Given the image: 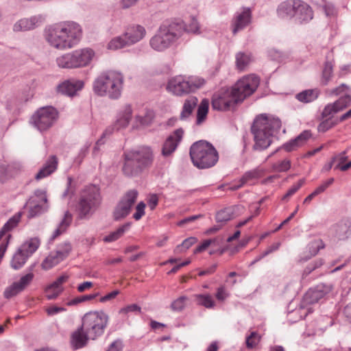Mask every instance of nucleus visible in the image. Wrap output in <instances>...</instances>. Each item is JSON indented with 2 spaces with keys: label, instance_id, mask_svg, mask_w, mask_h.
Listing matches in <instances>:
<instances>
[{
  "label": "nucleus",
  "instance_id": "2eb2a0df",
  "mask_svg": "<svg viewBox=\"0 0 351 351\" xmlns=\"http://www.w3.org/2000/svg\"><path fill=\"white\" fill-rule=\"evenodd\" d=\"M252 11L249 8H243L235 13L231 21L232 32L236 35L251 23Z\"/></svg>",
  "mask_w": 351,
  "mask_h": 351
},
{
  "label": "nucleus",
  "instance_id": "864d4df0",
  "mask_svg": "<svg viewBox=\"0 0 351 351\" xmlns=\"http://www.w3.org/2000/svg\"><path fill=\"white\" fill-rule=\"evenodd\" d=\"M259 176V173L256 170H252L246 172L243 177L240 179L239 182L246 183L248 180L257 178Z\"/></svg>",
  "mask_w": 351,
  "mask_h": 351
},
{
  "label": "nucleus",
  "instance_id": "e2e57ef3",
  "mask_svg": "<svg viewBox=\"0 0 351 351\" xmlns=\"http://www.w3.org/2000/svg\"><path fill=\"white\" fill-rule=\"evenodd\" d=\"M129 312H141V307L137 304H133L128 305L119 311L120 313H128Z\"/></svg>",
  "mask_w": 351,
  "mask_h": 351
},
{
  "label": "nucleus",
  "instance_id": "79ce46f5",
  "mask_svg": "<svg viewBox=\"0 0 351 351\" xmlns=\"http://www.w3.org/2000/svg\"><path fill=\"white\" fill-rule=\"evenodd\" d=\"M232 211L231 208H227L219 211L216 215V221L217 223H224L231 219Z\"/></svg>",
  "mask_w": 351,
  "mask_h": 351
},
{
  "label": "nucleus",
  "instance_id": "20e7f679",
  "mask_svg": "<svg viewBox=\"0 0 351 351\" xmlns=\"http://www.w3.org/2000/svg\"><path fill=\"white\" fill-rule=\"evenodd\" d=\"M184 31V25L181 21L163 23L150 39L149 45L154 50L163 51L176 43Z\"/></svg>",
  "mask_w": 351,
  "mask_h": 351
},
{
  "label": "nucleus",
  "instance_id": "2f4dec72",
  "mask_svg": "<svg viewBox=\"0 0 351 351\" xmlns=\"http://www.w3.org/2000/svg\"><path fill=\"white\" fill-rule=\"evenodd\" d=\"M198 99L195 97H190L186 99L184 103L182 110L180 113V119L184 120L187 119L193 112L196 107Z\"/></svg>",
  "mask_w": 351,
  "mask_h": 351
},
{
  "label": "nucleus",
  "instance_id": "473e14b6",
  "mask_svg": "<svg viewBox=\"0 0 351 351\" xmlns=\"http://www.w3.org/2000/svg\"><path fill=\"white\" fill-rule=\"evenodd\" d=\"M319 90L317 88L308 89L298 93L296 99L303 103H309L315 101L319 95Z\"/></svg>",
  "mask_w": 351,
  "mask_h": 351
},
{
  "label": "nucleus",
  "instance_id": "4468645a",
  "mask_svg": "<svg viewBox=\"0 0 351 351\" xmlns=\"http://www.w3.org/2000/svg\"><path fill=\"white\" fill-rule=\"evenodd\" d=\"M27 205L29 207L28 218H34L45 213L48 208L46 192L36 190L34 195L27 202Z\"/></svg>",
  "mask_w": 351,
  "mask_h": 351
},
{
  "label": "nucleus",
  "instance_id": "7ed1b4c3",
  "mask_svg": "<svg viewBox=\"0 0 351 351\" xmlns=\"http://www.w3.org/2000/svg\"><path fill=\"white\" fill-rule=\"evenodd\" d=\"M81 36L80 26L72 21L55 24L45 30L47 42L58 49L72 48L78 43Z\"/></svg>",
  "mask_w": 351,
  "mask_h": 351
},
{
  "label": "nucleus",
  "instance_id": "5701e85b",
  "mask_svg": "<svg viewBox=\"0 0 351 351\" xmlns=\"http://www.w3.org/2000/svg\"><path fill=\"white\" fill-rule=\"evenodd\" d=\"M88 339H90V337L86 335V332L84 331L81 326L72 333L71 343L74 349H79L84 347L87 344Z\"/></svg>",
  "mask_w": 351,
  "mask_h": 351
},
{
  "label": "nucleus",
  "instance_id": "3c124183",
  "mask_svg": "<svg viewBox=\"0 0 351 351\" xmlns=\"http://www.w3.org/2000/svg\"><path fill=\"white\" fill-rule=\"evenodd\" d=\"M99 295L98 293L95 294H89L77 297L69 302V305H75L85 301L90 300L95 298Z\"/></svg>",
  "mask_w": 351,
  "mask_h": 351
},
{
  "label": "nucleus",
  "instance_id": "c756f323",
  "mask_svg": "<svg viewBox=\"0 0 351 351\" xmlns=\"http://www.w3.org/2000/svg\"><path fill=\"white\" fill-rule=\"evenodd\" d=\"M72 221V215L69 211H66L64 215L63 219L60 222L58 228L53 232L51 239L54 240L59 235L64 232L68 227L71 225Z\"/></svg>",
  "mask_w": 351,
  "mask_h": 351
},
{
  "label": "nucleus",
  "instance_id": "f8f14e48",
  "mask_svg": "<svg viewBox=\"0 0 351 351\" xmlns=\"http://www.w3.org/2000/svg\"><path fill=\"white\" fill-rule=\"evenodd\" d=\"M57 118V110L51 106H47L37 110L32 117V123L39 131L43 132L50 128Z\"/></svg>",
  "mask_w": 351,
  "mask_h": 351
},
{
  "label": "nucleus",
  "instance_id": "72a5a7b5",
  "mask_svg": "<svg viewBox=\"0 0 351 351\" xmlns=\"http://www.w3.org/2000/svg\"><path fill=\"white\" fill-rule=\"evenodd\" d=\"M131 223L128 222L120 226L117 230L112 232L104 238V241L109 243L113 242L121 238L124 233L129 230Z\"/></svg>",
  "mask_w": 351,
  "mask_h": 351
},
{
  "label": "nucleus",
  "instance_id": "a18cd8bd",
  "mask_svg": "<svg viewBox=\"0 0 351 351\" xmlns=\"http://www.w3.org/2000/svg\"><path fill=\"white\" fill-rule=\"evenodd\" d=\"M291 167L290 160H283L278 161L272 165V169L276 172H285L288 171Z\"/></svg>",
  "mask_w": 351,
  "mask_h": 351
},
{
  "label": "nucleus",
  "instance_id": "1a4fd4ad",
  "mask_svg": "<svg viewBox=\"0 0 351 351\" xmlns=\"http://www.w3.org/2000/svg\"><path fill=\"white\" fill-rule=\"evenodd\" d=\"M108 319V315L103 311H90L83 316L81 326L86 332V335L95 340L104 334Z\"/></svg>",
  "mask_w": 351,
  "mask_h": 351
},
{
  "label": "nucleus",
  "instance_id": "774afa93",
  "mask_svg": "<svg viewBox=\"0 0 351 351\" xmlns=\"http://www.w3.org/2000/svg\"><path fill=\"white\" fill-rule=\"evenodd\" d=\"M304 180H300L296 184H293L289 190L288 195H293L304 184Z\"/></svg>",
  "mask_w": 351,
  "mask_h": 351
},
{
  "label": "nucleus",
  "instance_id": "0eeeda50",
  "mask_svg": "<svg viewBox=\"0 0 351 351\" xmlns=\"http://www.w3.org/2000/svg\"><path fill=\"white\" fill-rule=\"evenodd\" d=\"M190 156L194 166L199 169H207L218 161V153L212 144L206 141L194 143L190 148Z\"/></svg>",
  "mask_w": 351,
  "mask_h": 351
},
{
  "label": "nucleus",
  "instance_id": "a878e982",
  "mask_svg": "<svg viewBox=\"0 0 351 351\" xmlns=\"http://www.w3.org/2000/svg\"><path fill=\"white\" fill-rule=\"evenodd\" d=\"M132 108L130 106H126L120 115V117L117 119L114 125L112 127H109L110 130L108 134L110 135L114 130H119L122 128H125L129 124V122L132 117Z\"/></svg>",
  "mask_w": 351,
  "mask_h": 351
},
{
  "label": "nucleus",
  "instance_id": "bf43d9fd",
  "mask_svg": "<svg viewBox=\"0 0 351 351\" xmlns=\"http://www.w3.org/2000/svg\"><path fill=\"white\" fill-rule=\"evenodd\" d=\"M197 241L196 238L195 237H189L183 241L181 245L177 246V249L184 248V250L189 249L191 246H192Z\"/></svg>",
  "mask_w": 351,
  "mask_h": 351
},
{
  "label": "nucleus",
  "instance_id": "cd10ccee",
  "mask_svg": "<svg viewBox=\"0 0 351 351\" xmlns=\"http://www.w3.org/2000/svg\"><path fill=\"white\" fill-rule=\"evenodd\" d=\"M59 67L64 69L77 68L73 52L64 54L56 59Z\"/></svg>",
  "mask_w": 351,
  "mask_h": 351
},
{
  "label": "nucleus",
  "instance_id": "69168bd1",
  "mask_svg": "<svg viewBox=\"0 0 351 351\" xmlns=\"http://www.w3.org/2000/svg\"><path fill=\"white\" fill-rule=\"evenodd\" d=\"M335 125L333 123H329L328 120L324 121L318 125V131L319 132H325Z\"/></svg>",
  "mask_w": 351,
  "mask_h": 351
},
{
  "label": "nucleus",
  "instance_id": "aec40b11",
  "mask_svg": "<svg viewBox=\"0 0 351 351\" xmlns=\"http://www.w3.org/2000/svg\"><path fill=\"white\" fill-rule=\"evenodd\" d=\"M145 34V29L141 25H136L129 27L124 34V37L126 38L129 45H130L142 40Z\"/></svg>",
  "mask_w": 351,
  "mask_h": 351
},
{
  "label": "nucleus",
  "instance_id": "338daca9",
  "mask_svg": "<svg viewBox=\"0 0 351 351\" xmlns=\"http://www.w3.org/2000/svg\"><path fill=\"white\" fill-rule=\"evenodd\" d=\"M334 182V178H331L328 180L325 181L320 186H319L315 191H317L319 194L323 193L330 185H331Z\"/></svg>",
  "mask_w": 351,
  "mask_h": 351
},
{
  "label": "nucleus",
  "instance_id": "58836bf2",
  "mask_svg": "<svg viewBox=\"0 0 351 351\" xmlns=\"http://www.w3.org/2000/svg\"><path fill=\"white\" fill-rule=\"evenodd\" d=\"M34 265H32L29 268V272L26 275L22 276L19 281L15 282V284H16L17 287L23 291L26 287H27L31 282L33 280L34 275L32 272L34 269Z\"/></svg>",
  "mask_w": 351,
  "mask_h": 351
},
{
  "label": "nucleus",
  "instance_id": "dca6fc26",
  "mask_svg": "<svg viewBox=\"0 0 351 351\" xmlns=\"http://www.w3.org/2000/svg\"><path fill=\"white\" fill-rule=\"evenodd\" d=\"M45 21V17L42 14H37L29 18H23L16 21L14 26V32H25L34 29L40 26Z\"/></svg>",
  "mask_w": 351,
  "mask_h": 351
},
{
  "label": "nucleus",
  "instance_id": "052dcab7",
  "mask_svg": "<svg viewBox=\"0 0 351 351\" xmlns=\"http://www.w3.org/2000/svg\"><path fill=\"white\" fill-rule=\"evenodd\" d=\"M217 240H211L207 239L204 241V242L196 247L194 253H199L205 250L208 246L211 245L213 243H215Z\"/></svg>",
  "mask_w": 351,
  "mask_h": 351
},
{
  "label": "nucleus",
  "instance_id": "39448f33",
  "mask_svg": "<svg viewBox=\"0 0 351 351\" xmlns=\"http://www.w3.org/2000/svg\"><path fill=\"white\" fill-rule=\"evenodd\" d=\"M123 76L115 71L101 73L93 82V90L99 96H108L110 99H118L123 88Z\"/></svg>",
  "mask_w": 351,
  "mask_h": 351
},
{
  "label": "nucleus",
  "instance_id": "c03bdc74",
  "mask_svg": "<svg viewBox=\"0 0 351 351\" xmlns=\"http://www.w3.org/2000/svg\"><path fill=\"white\" fill-rule=\"evenodd\" d=\"M72 250V246L70 242L64 241L60 243L56 248V252L60 254L64 258H66Z\"/></svg>",
  "mask_w": 351,
  "mask_h": 351
},
{
  "label": "nucleus",
  "instance_id": "4be33fe9",
  "mask_svg": "<svg viewBox=\"0 0 351 351\" xmlns=\"http://www.w3.org/2000/svg\"><path fill=\"white\" fill-rule=\"evenodd\" d=\"M58 165V158L54 155L51 156L35 176V178L38 180L49 176L57 169Z\"/></svg>",
  "mask_w": 351,
  "mask_h": 351
},
{
  "label": "nucleus",
  "instance_id": "de8ad7c7",
  "mask_svg": "<svg viewBox=\"0 0 351 351\" xmlns=\"http://www.w3.org/2000/svg\"><path fill=\"white\" fill-rule=\"evenodd\" d=\"M311 133L309 130H304L300 134H299L297 137H295L293 141L296 145L300 147L304 145L306 142L311 138Z\"/></svg>",
  "mask_w": 351,
  "mask_h": 351
},
{
  "label": "nucleus",
  "instance_id": "6e6552de",
  "mask_svg": "<svg viewBox=\"0 0 351 351\" xmlns=\"http://www.w3.org/2000/svg\"><path fill=\"white\" fill-rule=\"evenodd\" d=\"M101 197L98 188L91 186L86 188L82 193L77 210L80 219H89L98 209Z\"/></svg>",
  "mask_w": 351,
  "mask_h": 351
},
{
  "label": "nucleus",
  "instance_id": "603ef678",
  "mask_svg": "<svg viewBox=\"0 0 351 351\" xmlns=\"http://www.w3.org/2000/svg\"><path fill=\"white\" fill-rule=\"evenodd\" d=\"M339 111L337 110V108L335 106L333 103L329 104L324 108L322 115L324 118H327L337 113Z\"/></svg>",
  "mask_w": 351,
  "mask_h": 351
},
{
  "label": "nucleus",
  "instance_id": "ddd939ff",
  "mask_svg": "<svg viewBox=\"0 0 351 351\" xmlns=\"http://www.w3.org/2000/svg\"><path fill=\"white\" fill-rule=\"evenodd\" d=\"M138 197V191L135 189L128 191L120 199L114 208L112 217L114 221H120L125 218L132 210Z\"/></svg>",
  "mask_w": 351,
  "mask_h": 351
},
{
  "label": "nucleus",
  "instance_id": "f257e3e1",
  "mask_svg": "<svg viewBox=\"0 0 351 351\" xmlns=\"http://www.w3.org/2000/svg\"><path fill=\"white\" fill-rule=\"evenodd\" d=\"M259 82L256 75H250L239 80L231 88H221L213 96V108L221 111L230 110L235 104L252 95L258 88Z\"/></svg>",
  "mask_w": 351,
  "mask_h": 351
},
{
  "label": "nucleus",
  "instance_id": "7c9ffc66",
  "mask_svg": "<svg viewBox=\"0 0 351 351\" xmlns=\"http://www.w3.org/2000/svg\"><path fill=\"white\" fill-rule=\"evenodd\" d=\"M65 258L60 255L58 252H51L47 257L42 263V267L43 269L47 270L57 265Z\"/></svg>",
  "mask_w": 351,
  "mask_h": 351
},
{
  "label": "nucleus",
  "instance_id": "a19ab883",
  "mask_svg": "<svg viewBox=\"0 0 351 351\" xmlns=\"http://www.w3.org/2000/svg\"><path fill=\"white\" fill-rule=\"evenodd\" d=\"M333 104L339 112L341 111L351 104V95L349 94H346L344 96L341 97Z\"/></svg>",
  "mask_w": 351,
  "mask_h": 351
},
{
  "label": "nucleus",
  "instance_id": "0e129e2a",
  "mask_svg": "<svg viewBox=\"0 0 351 351\" xmlns=\"http://www.w3.org/2000/svg\"><path fill=\"white\" fill-rule=\"evenodd\" d=\"M122 349L123 343L121 340L117 339L110 344L107 351H121Z\"/></svg>",
  "mask_w": 351,
  "mask_h": 351
},
{
  "label": "nucleus",
  "instance_id": "9b49d317",
  "mask_svg": "<svg viewBox=\"0 0 351 351\" xmlns=\"http://www.w3.org/2000/svg\"><path fill=\"white\" fill-rule=\"evenodd\" d=\"M39 244L40 242L37 238H32L23 243L12 256L10 261L12 268L15 270L21 269L27 258L36 251Z\"/></svg>",
  "mask_w": 351,
  "mask_h": 351
},
{
  "label": "nucleus",
  "instance_id": "f704fd0d",
  "mask_svg": "<svg viewBox=\"0 0 351 351\" xmlns=\"http://www.w3.org/2000/svg\"><path fill=\"white\" fill-rule=\"evenodd\" d=\"M194 297L198 305L203 306L207 308H213L215 305V302L210 295L196 294Z\"/></svg>",
  "mask_w": 351,
  "mask_h": 351
},
{
  "label": "nucleus",
  "instance_id": "49530a36",
  "mask_svg": "<svg viewBox=\"0 0 351 351\" xmlns=\"http://www.w3.org/2000/svg\"><path fill=\"white\" fill-rule=\"evenodd\" d=\"M188 300L186 296H180L178 299L172 302L171 308L173 311H181L185 306V303Z\"/></svg>",
  "mask_w": 351,
  "mask_h": 351
},
{
  "label": "nucleus",
  "instance_id": "b1692460",
  "mask_svg": "<svg viewBox=\"0 0 351 351\" xmlns=\"http://www.w3.org/2000/svg\"><path fill=\"white\" fill-rule=\"evenodd\" d=\"M298 0H288L282 2L278 7V14L281 18H292L295 15Z\"/></svg>",
  "mask_w": 351,
  "mask_h": 351
},
{
  "label": "nucleus",
  "instance_id": "a211bd4d",
  "mask_svg": "<svg viewBox=\"0 0 351 351\" xmlns=\"http://www.w3.org/2000/svg\"><path fill=\"white\" fill-rule=\"evenodd\" d=\"M84 86L82 80L70 79L64 81L56 87V91L62 95L72 97Z\"/></svg>",
  "mask_w": 351,
  "mask_h": 351
},
{
  "label": "nucleus",
  "instance_id": "c9c22d12",
  "mask_svg": "<svg viewBox=\"0 0 351 351\" xmlns=\"http://www.w3.org/2000/svg\"><path fill=\"white\" fill-rule=\"evenodd\" d=\"M209 101L208 99H203L197 108V124H201L206 119L208 111Z\"/></svg>",
  "mask_w": 351,
  "mask_h": 351
},
{
  "label": "nucleus",
  "instance_id": "13d9d810",
  "mask_svg": "<svg viewBox=\"0 0 351 351\" xmlns=\"http://www.w3.org/2000/svg\"><path fill=\"white\" fill-rule=\"evenodd\" d=\"M12 237L10 234L6 235V237L2 241L0 244V258H3L7 250L8 245L10 242V239Z\"/></svg>",
  "mask_w": 351,
  "mask_h": 351
},
{
  "label": "nucleus",
  "instance_id": "6e6d98bb",
  "mask_svg": "<svg viewBox=\"0 0 351 351\" xmlns=\"http://www.w3.org/2000/svg\"><path fill=\"white\" fill-rule=\"evenodd\" d=\"M187 31L193 34H199V26L197 19L195 17H192L190 23L187 26Z\"/></svg>",
  "mask_w": 351,
  "mask_h": 351
},
{
  "label": "nucleus",
  "instance_id": "f03ea898",
  "mask_svg": "<svg viewBox=\"0 0 351 351\" xmlns=\"http://www.w3.org/2000/svg\"><path fill=\"white\" fill-rule=\"evenodd\" d=\"M281 128V121L272 115L261 114L256 117L251 126L254 150H264L272 143Z\"/></svg>",
  "mask_w": 351,
  "mask_h": 351
},
{
  "label": "nucleus",
  "instance_id": "37998d69",
  "mask_svg": "<svg viewBox=\"0 0 351 351\" xmlns=\"http://www.w3.org/2000/svg\"><path fill=\"white\" fill-rule=\"evenodd\" d=\"M62 291V287L53 285V283L45 289L46 296L49 300L56 298Z\"/></svg>",
  "mask_w": 351,
  "mask_h": 351
},
{
  "label": "nucleus",
  "instance_id": "412c9836",
  "mask_svg": "<svg viewBox=\"0 0 351 351\" xmlns=\"http://www.w3.org/2000/svg\"><path fill=\"white\" fill-rule=\"evenodd\" d=\"M295 10V20L300 23H305L311 21L313 17V13L311 8L304 2L298 0Z\"/></svg>",
  "mask_w": 351,
  "mask_h": 351
},
{
  "label": "nucleus",
  "instance_id": "bb28decb",
  "mask_svg": "<svg viewBox=\"0 0 351 351\" xmlns=\"http://www.w3.org/2000/svg\"><path fill=\"white\" fill-rule=\"evenodd\" d=\"M335 236L340 240H344L351 234V221H341L335 227Z\"/></svg>",
  "mask_w": 351,
  "mask_h": 351
},
{
  "label": "nucleus",
  "instance_id": "8fccbe9b",
  "mask_svg": "<svg viewBox=\"0 0 351 351\" xmlns=\"http://www.w3.org/2000/svg\"><path fill=\"white\" fill-rule=\"evenodd\" d=\"M261 339V337L256 332H252L250 336L246 338V346L248 348H253L257 345Z\"/></svg>",
  "mask_w": 351,
  "mask_h": 351
},
{
  "label": "nucleus",
  "instance_id": "c85d7f7f",
  "mask_svg": "<svg viewBox=\"0 0 351 351\" xmlns=\"http://www.w3.org/2000/svg\"><path fill=\"white\" fill-rule=\"evenodd\" d=\"M21 213H18L12 216L9 220L3 225L0 230V241L3 239L4 236L6 237L9 232L12 231L14 228H15L21 218Z\"/></svg>",
  "mask_w": 351,
  "mask_h": 351
},
{
  "label": "nucleus",
  "instance_id": "e433bc0d",
  "mask_svg": "<svg viewBox=\"0 0 351 351\" xmlns=\"http://www.w3.org/2000/svg\"><path fill=\"white\" fill-rule=\"evenodd\" d=\"M252 59L250 54L239 52L236 55V64L239 70H243L250 63Z\"/></svg>",
  "mask_w": 351,
  "mask_h": 351
},
{
  "label": "nucleus",
  "instance_id": "5fc2aeb1",
  "mask_svg": "<svg viewBox=\"0 0 351 351\" xmlns=\"http://www.w3.org/2000/svg\"><path fill=\"white\" fill-rule=\"evenodd\" d=\"M145 204L143 202H139L136 207V212L133 217L136 220H139L145 215Z\"/></svg>",
  "mask_w": 351,
  "mask_h": 351
},
{
  "label": "nucleus",
  "instance_id": "ea45409f",
  "mask_svg": "<svg viewBox=\"0 0 351 351\" xmlns=\"http://www.w3.org/2000/svg\"><path fill=\"white\" fill-rule=\"evenodd\" d=\"M333 65L331 62L326 61L325 62L322 75V83L323 85H326L330 81L332 77Z\"/></svg>",
  "mask_w": 351,
  "mask_h": 351
},
{
  "label": "nucleus",
  "instance_id": "4c0bfd02",
  "mask_svg": "<svg viewBox=\"0 0 351 351\" xmlns=\"http://www.w3.org/2000/svg\"><path fill=\"white\" fill-rule=\"evenodd\" d=\"M129 45L126 38L123 36H117L112 38L108 44V49L111 50H117Z\"/></svg>",
  "mask_w": 351,
  "mask_h": 351
},
{
  "label": "nucleus",
  "instance_id": "9d476101",
  "mask_svg": "<svg viewBox=\"0 0 351 351\" xmlns=\"http://www.w3.org/2000/svg\"><path fill=\"white\" fill-rule=\"evenodd\" d=\"M205 83L204 79L196 77L176 76L168 82L167 88L173 95L181 96L193 92L202 87Z\"/></svg>",
  "mask_w": 351,
  "mask_h": 351
},
{
  "label": "nucleus",
  "instance_id": "680f3d73",
  "mask_svg": "<svg viewBox=\"0 0 351 351\" xmlns=\"http://www.w3.org/2000/svg\"><path fill=\"white\" fill-rule=\"evenodd\" d=\"M109 130H110V128H107L105 130V132L103 133L101 137L96 142L95 146L94 147L93 152V155L95 156L97 154V152H99V146L102 145L103 144H104V138L106 135H109L108 134Z\"/></svg>",
  "mask_w": 351,
  "mask_h": 351
},
{
  "label": "nucleus",
  "instance_id": "4d7b16f0",
  "mask_svg": "<svg viewBox=\"0 0 351 351\" xmlns=\"http://www.w3.org/2000/svg\"><path fill=\"white\" fill-rule=\"evenodd\" d=\"M350 90V87L346 84H341L340 86L333 88L330 91L331 95H339L343 93H347Z\"/></svg>",
  "mask_w": 351,
  "mask_h": 351
},
{
  "label": "nucleus",
  "instance_id": "09e8293b",
  "mask_svg": "<svg viewBox=\"0 0 351 351\" xmlns=\"http://www.w3.org/2000/svg\"><path fill=\"white\" fill-rule=\"evenodd\" d=\"M21 292H22V291L17 287L16 284L14 282L12 285L5 289L3 295L5 298L10 299Z\"/></svg>",
  "mask_w": 351,
  "mask_h": 351
},
{
  "label": "nucleus",
  "instance_id": "6ab92c4d",
  "mask_svg": "<svg viewBox=\"0 0 351 351\" xmlns=\"http://www.w3.org/2000/svg\"><path fill=\"white\" fill-rule=\"evenodd\" d=\"M332 290V286L330 285H318L316 287L309 289L305 294L304 298L308 303L317 302L325 295Z\"/></svg>",
  "mask_w": 351,
  "mask_h": 351
},
{
  "label": "nucleus",
  "instance_id": "423d86ee",
  "mask_svg": "<svg viewBox=\"0 0 351 351\" xmlns=\"http://www.w3.org/2000/svg\"><path fill=\"white\" fill-rule=\"evenodd\" d=\"M124 164L122 171L128 177H135L151 165L153 161L152 152L149 147H144L137 151L125 152Z\"/></svg>",
  "mask_w": 351,
  "mask_h": 351
},
{
  "label": "nucleus",
  "instance_id": "393cba45",
  "mask_svg": "<svg viewBox=\"0 0 351 351\" xmlns=\"http://www.w3.org/2000/svg\"><path fill=\"white\" fill-rule=\"evenodd\" d=\"M77 66L82 67L88 65L94 56V51L90 49H82L73 51Z\"/></svg>",
  "mask_w": 351,
  "mask_h": 351
},
{
  "label": "nucleus",
  "instance_id": "f3484780",
  "mask_svg": "<svg viewBox=\"0 0 351 351\" xmlns=\"http://www.w3.org/2000/svg\"><path fill=\"white\" fill-rule=\"evenodd\" d=\"M184 131L182 128L176 130L165 141L162 149V156H170L176 149L183 136Z\"/></svg>",
  "mask_w": 351,
  "mask_h": 351
}]
</instances>
